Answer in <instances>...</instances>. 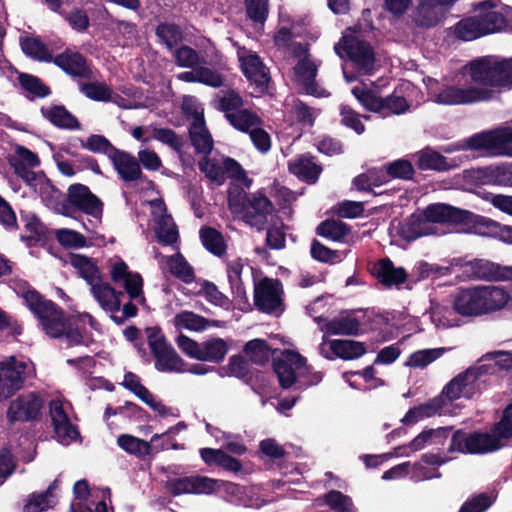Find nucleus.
I'll return each instance as SVG.
<instances>
[{"label": "nucleus", "instance_id": "nucleus-38", "mask_svg": "<svg viewBox=\"0 0 512 512\" xmlns=\"http://www.w3.org/2000/svg\"><path fill=\"white\" fill-rule=\"evenodd\" d=\"M58 481L55 480L45 492L31 494L23 507L24 512H43L52 508L57 503L54 491Z\"/></svg>", "mask_w": 512, "mask_h": 512}, {"label": "nucleus", "instance_id": "nucleus-20", "mask_svg": "<svg viewBox=\"0 0 512 512\" xmlns=\"http://www.w3.org/2000/svg\"><path fill=\"white\" fill-rule=\"evenodd\" d=\"M327 345L334 356L343 360L357 359L366 353V346L363 342L347 339L327 340L326 336H323L319 350L320 354L327 359H332L326 352Z\"/></svg>", "mask_w": 512, "mask_h": 512}, {"label": "nucleus", "instance_id": "nucleus-37", "mask_svg": "<svg viewBox=\"0 0 512 512\" xmlns=\"http://www.w3.org/2000/svg\"><path fill=\"white\" fill-rule=\"evenodd\" d=\"M262 120L256 114V119L251 122H243L242 127L236 129L249 134L250 140L254 147L261 153H266L271 148V137L268 132L262 127Z\"/></svg>", "mask_w": 512, "mask_h": 512}, {"label": "nucleus", "instance_id": "nucleus-31", "mask_svg": "<svg viewBox=\"0 0 512 512\" xmlns=\"http://www.w3.org/2000/svg\"><path fill=\"white\" fill-rule=\"evenodd\" d=\"M450 429L439 427L425 429L408 443L407 446L398 447L397 450L409 448L411 452L421 451L427 447H442L448 439Z\"/></svg>", "mask_w": 512, "mask_h": 512}, {"label": "nucleus", "instance_id": "nucleus-21", "mask_svg": "<svg viewBox=\"0 0 512 512\" xmlns=\"http://www.w3.org/2000/svg\"><path fill=\"white\" fill-rule=\"evenodd\" d=\"M398 234L407 241H413L420 237L439 234L438 228H432L425 213L412 214L404 220L398 228Z\"/></svg>", "mask_w": 512, "mask_h": 512}, {"label": "nucleus", "instance_id": "nucleus-58", "mask_svg": "<svg viewBox=\"0 0 512 512\" xmlns=\"http://www.w3.org/2000/svg\"><path fill=\"white\" fill-rule=\"evenodd\" d=\"M21 87L37 97H45L50 93L49 88L37 77L30 74H20Z\"/></svg>", "mask_w": 512, "mask_h": 512}, {"label": "nucleus", "instance_id": "nucleus-57", "mask_svg": "<svg viewBox=\"0 0 512 512\" xmlns=\"http://www.w3.org/2000/svg\"><path fill=\"white\" fill-rule=\"evenodd\" d=\"M439 408L438 401H433L431 403L415 407L406 413L402 422L406 424L416 423L421 419L435 415Z\"/></svg>", "mask_w": 512, "mask_h": 512}, {"label": "nucleus", "instance_id": "nucleus-52", "mask_svg": "<svg viewBox=\"0 0 512 512\" xmlns=\"http://www.w3.org/2000/svg\"><path fill=\"white\" fill-rule=\"evenodd\" d=\"M21 48L26 55L39 61L49 62L53 59L46 45L37 38L23 39L21 41Z\"/></svg>", "mask_w": 512, "mask_h": 512}, {"label": "nucleus", "instance_id": "nucleus-28", "mask_svg": "<svg viewBox=\"0 0 512 512\" xmlns=\"http://www.w3.org/2000/svg\"><path fill=\"white\" fill-rule=\"evenodd\" d=\"M478 286L460 289L453 298V309L464 317L482 316Z\"/></svg>", "mask_w": 512, "mask_h": 512}, {"label": "nucleus", "instance_id": "nucleus-3", "mask_svg": "<svg viewBox=\"0 0 512 512\" xmlns=\"http://www.w3.org/2000/svg\"><path fill=\"white\" fill-rule=\"evenodd\" d=\"M512 438V404L503 411L502 417L489 432L465 433L456 431L449 445V452L486 454L503 448Z\"/></svg>", "mask_w": 512, "mask_h": 512}, {"label": "nucleus", "instance_id": "nucleus-43", "mask_svg": "<svg viewBox=\"0 0 512 512\" xmlns=\"http://www.w3.org/2000/svg\"><path fill=\"white\" fill-rule=\"evenodd\" d=\"M42 113L51 123L59 128L79 129L80 123L65 107L54 106L48 109H42Z\"/></svg>", "mask_w": 512, "mask_h": 512}, {"label": "nucleus", "instance_id": "nucleus-7", "mask_svg": "<svg viewBox=\"0 0 512 512\" xmlns=\"http://www.w3.org/2000/svg\"><path fill=\"white\" fill-rule=\"evenodd\" d=\"M334 50L341 58H349L359 69L366 73L373 70L375 54L371 45L359 37L349 34L342 37Z\"/></svg>", "mask_w": 512, "mask_h": 512}, {"label": "nucleus", "instance_id": "nucleus-32", "mask_svg": "<svg viewBox=\"0 0 512 512\" xmlns=\"http://www.w3.org/2000/svg\"><path fill=\"white\" fill-rule=\"evenodd\" d=\"M465 271L471 272L472 276L477 279L507 280L512 278V266L501 267L484 260H477L467 264Z\"/></svg>", "mask_w": 512, "mask_h": 512}, {"label": "nucleus", "instance_id": "nucleus-26", "mask_svg": "<svg viewBox=\"0 0 512 512\" xmlns=\"http://www.w3.org/2000/svg\"><path fill=\"white\" fill-rule=\"evenodd\" d=\"M315 321L320 324V330L327 335H346L355 336L360 331V322L355 317L341 315L331 320L315 317Z\"/></svg>", "mask_w": 512, "mask_h": 512}, {"label": "nucleus", "instance_id": "nucleus-49", "mask_svg": "<svg viewBox=\"0 0 512 512\" xmlns=\"http://www.w3.org/2000/svg\"><path fill=\"white\" fill-rule=\"evenodd\" d=\"M244 351L249 359L258 365L266 364L272 355L271 348L267 345L266 341L262 339L249 341L245 345Z\"/></svg>", "mask_w": 512, "mask_h": 512}, {"label": "nucleus", "instance_id": "nucleus-34", "mask_svg": "<svg viewBox=\"0 0 512 512\" xmlns=\"http://www.w3.org/2000/svg\"><path fill=\"white\" fill-rule=\"evenodd\" d=\"M373 275L385 286H398L406 281L407 273L402 267H395L391 260L382 259L374 264Z\"/></svg>", "mask_w": 512, "mask_h": 512}, {"label": "nucleus", "instance_id": "nucleus-36", "mask_svg": "<svg viewBox=\"0 0 512 512\" xmlns=\"http://www.w3.org/2000/svg\"><path fill=\"white\" fill-rule=\"evenodd\" d=\"M191 142L198 153L208 154L213 147L212 137L206 128L204 117L197 114L189 128Z\"/></svg>", "mask_w": 512, "mask_h": 512}, {"label": "nucleus", "instance_id": "nucleus-44", "mask_svg": "<svg viewBox=\"0 0 512 512\" xmlns=\"http://www.w3.org/2000/svg\"><path fill=\"white\" fill-rule=\"evenodd\" d=\"M455 34L464 41H471L487 35L476 15L458 22L455 27Z\"/></svg>", "mask_w": 512, "mask_h": 512}, {"label": "nucleus", "instance_id": "nucleus-10", "mask_svg": "<svg viewBox=\"0 0 512 512\" xmlns=\"http://www.w3.org/2000/svg\"><path fill=\"white\" fill-rule=\"evenodd\" d=\"M254 303L262 312L283 311V287L278 279L263 278L254 285Z\"/></svg>", "mask_w": 512, "mask_h": 512}, {"label": "nucleus", "instance_id": "nucleus-33", "mask_svg": "<svg viewBox=\"0 0 512 512\" xmlns=\"http://www.w3.org/2000/svg\"><path fill=\"white\" fill-rule=\"evenodd\" d=\"M288 169L293 175L310 184L315 183L322 172L321 166L309 155H299L291 159Z\"/></svg>", "mask_w": 512, "mask_h": 512}, {"label": "nucleus", "instance_id": "nucleus-42", "mask_svg": "<svg viewBox=\"0 0 512 512\" xmlns=\"http://www.w3.org/2000/svg\"><path fill=\"white\" fill-rule=\"evenodd\" d=\"M228 352V344L221 338H210L201 342L200 360L203 362L219 363Z\"/></svg>", "mask_w": 512, "mask_h": 512}, {"label": "nucleus", "instance_id": "nucleus-5", "mask_svg": "<svg viewBox=\"0 0 512 512\" xmlns=\"http://www.w3.org/2000/svg\"><path fill=\"white\" fill-rule=\"evenodd\" d=\"M492 367L478 364L468 367L465 371L453 377L443 388L442 394L450 401L460 398L470 399L478 391L477 381L488 374Z\"/></svg>", "mask_w": 512, "mask_h": 512}, {"label": "nucleus", "instance_id": "nucleus-50", "mask_svg": "<svg viewBox=\"0 0 512 512\" xmlns=\"http://www.w3.org/2000/svg\"><path fill=\"white\" fill-rule=\"evenodd\" d=\"M156 36L170 50L182 40L181 29L172 23H160L156 28Z\"/></svg>", "mask_w": 512, "mask_h": 512}, {"label": "nucleus", "instance_id": "nucleus-41", "mask_svg": "<svg viewBox=\"0 0 512 512\" xmlns=\"http://www.w3.org/2000/svg\"><path fill=\"white\" fill-rule=\"evenodd\" d=\"M299 60L295 66V73L298 81L304 86L308 94L316 95L317 88L315 84V77L317 74V65L306 57Z\"/></svg>", "mask_w": 512, "mask_h": 512}, {"label": "nucleus", "instance_id": "nucleus-29", "mask_svg": "<svg viewBox=\"0 0 512 512\" xmlns=\"http://www.w3.org/2000/svg\"><path fill=\"white\" fill-rule=\"evenodd\" d=\"M54 63L74 78H91V69L86 59L78 52L66 50L53 59Z\"/></svg>", "mask_w": 512, "mask_h": 512}, {"label": "nucleus", "instance_id": "nucleus-16", "mask_svg": "<svg viewBox=\"0 0 512 512\" xmlns=\"http://www.w3.org/2000/svg\"><path fill=\"white\" fill-rule=\"evenodd\" d=\"M43 404V399L35 392L22 394L10 402L7 419L10 423L35 420L39 416Z\"/></svg>", "mask_w": 512, "mask_h": 512}, {"label": "nucleus", "instance_id": "nucleus-9", "mask_svg": "<svg viewBox=\"0 0 512 512\" xmlns=\"http://www.w3.org/2000/svg\"><path fill=\"white\" fill-rule=\"evenodd\" d=\"M273 368L284 389L290 388L298 377H303L306 372H309L306 358L290 349L282 352L281 357L274 361Z\"/></svg>", "mask_w": 512, "mask_h": 512}, {"label": "nucleus", "instance_id": "nucleus-64", "mask_svg": "<svg viewBox=\"0 0 512 512\" xmlns=\"http://www.w3.org/2000/svg\"><path fill=\"white\" fill-rule=\"evenodd\" d=\"M199 64L197 66L198 82L207 86L218 88L224 84L223 75L216 69Z\"/></svg>", "mask_w": 512, "mask_h": 512}, {"label": "nucleus", "instance_id": "nucleus-22", "mask_svg": "<svg viewBox=\"0 0 512 512\" xmlns=\"http://www.w3.org/2000/svg\"><path fill=\"white\" fill-rule=\"evenodd\" d=\"M110 160L119 177L125 182H135L141 179L142 170L136 157L123 150H112Z\"/></svg>", "mask_w": 512, "mask_h": 512}, {"label": "nucleus", "instance_id": "nucleus-55", "mask_svg": "<svg viewBox=\"0 0 512 512\" xmlns=\"http://www.w3.org/2000/svg\"><path fill=\"white\" fill-rule=\"evenodd\" d=\"M348 232L349 229L347 228L346 224L338 220H326L317 228V233L320 236L332 240H339L347 235Z\"/></svg>", "mask_w": 512, "mask_h": 512}, {"label": "nucleus", "instance_id": "nucleus-18", "mask_svg": "<svg viewBox=\"0 0 512 512\" xmlns=\"http://www.w3.org/2000/svg\"><path fill=\"white\" fill-rule=\"evenodd\" d=\"M423 212L432 224V228H438L437 224L467 223L471 221L472 217V213L467 210L458 209L443 203L431 204L427 206Z\"/></svg>", "mask_w": 512, "mask_h": 512}, {"label": "nucleus", "instance_id": "nucleus-8", "mask_svg": "<svg viewBox=\"0 0 512 512\" xmlns=\"http://www.w3.org/2000/svg\"><path fill=\"white\" fill-rule=\"evenodd\" d=\"M214 107L223 112L227 121L235 129L242 127V123L256 119V113L244 108L242 97L235 90H221L214 98Z\"/></svg>", "mask_w": 512, "mask_h": 512}, {"label": "nucleus", "instance_id": "nucleus-61", "mask_svg": "<svg viewBox=\"0 0 512 512\" xmlns=\"http://www.w3.org/2000/svg\"><path fill=\"white\" fill-rule=\"evenodd\" d=\"M56 238L60 244L69 248H82L87 245V240L81 233L70 229L58 230Z\"/></svg>", "mask_w": 512, "mask_h": 512}, {"label": "nucleus", "instance_id": "nucleus-39", "mask_svg": "<svg viewBox=\"0 0 512 512\" xmlns=\"http://www.w3.org/2000/svg\"><path fill=\"white\" fill-rule=\"evenodd\" d=\"M438 5L436 0H420L412 15L414 23L425 28L435 26L440 16Z\"/></svg>", "mask_w": 512, "mask_h": 512}, {"label": "nucleus", "instance_id": "nucleus-11", "mask_svg": "<svg viewBox=\"0 0 512 512\" xmlns=\"http://www.w3.org/2000/svg\"><path fill=\"white\" fill-rule=\"evenodd\" d=\"M30 365L15 357L0 362V399L8 398L20 390L29 373Z\"/></svg>", "mask_w": 512, "mask_h": 512}, {"label": "nucleus", "instance_id": "nucleus-46", "mask_svg": "<svg viewBox=\"0 0 512 512\" xmlns=\"http://www.w3.org/2000/svg\"><path fill=\"white\" fill-rule=\"evenodd\" d=\"M203 246L214 255L221 256L226 251V244L220 232L214 228L205 227L199 232Z\"/></svg>", "mask_w": 512, "mask_h": 512}, {"label": "nucleus", "instance_id": "nucleus-2", "mask_svg": "<svg viewBox=\"0 0 512 512\" xmlns=\"http://www.w3.org/2000/svg\"><path fill=\"white\" fill-rule=\"evenodd\" d=\"M13 288L23 298L29 310L38 318L43 330L50 337H63L68 346H89L94 342L86 324L91 329L97 330L98 323L90 314H78L66 323L62 311L52 301L30 288L26 282H15Z\"/></svg>", "mask_w": 512, "mask_h": 512}, {"label": "nucleus", "instance_id": "nucleus-51", "mask_svg": "<svg viewBox=\"0 0 512 512\" xmlns=\"http://www.w3.org/2000/svg\"><path fill=\"white\" fill-rule=\"evenodd\" d=\"M117 443L126 452L141 457L149 454L151 449L150 443L128 434L120 435Z\"/></svg>", "mask_w": 512, "mask_h": 512}, {"label": "nucleus", "instance_id": "nucleus-6", "mask_svg": "<svg viewBox=\"0 0 512 512\" xmlns=\"http://www.w3.org/2000/svg\"><path fill=\"white\" fill-rule=\"evenodd\" d=\"M352 94L367 110L378 113L382 117L403 114L409 109L407 100L400 95L392 94L381 98L373 91L361 86L354 87Z\"/></svg>", "mask_w": 512, "mask_h": 512}, {"label": "nucleus", "instance_id": "nucleus-1", "mask_svg": "<svg viewBox=\"0 0 512 512\" xmlns=\"http://www.w3.org/2000/svg\"><path fill=\"white\" fill-rule=\"evenodd\" d=\"M466 69L474 83H458L445 86L434 96V101L442 105H466L489 101L494 98V90L512 87V58L488 55L470 61Z\"/></svg>", "mask_w": 512, "mask_h": 512}, {"label": "nucleus", "instance_id": "nucleus-54", "mask_svg": "<svg viewBox=\"0 0 512 512\" xmlns=\"http://www.w3.org/2000/svg\"><path fill=\"white\" fill-rule=\"evenodd\" d=\"M80 91L94 101L109 102L111 99V88L104 82L83 83Z\"/></svg>", "mask_w": 512, "mask_h": 512}, {"label": "nucleus", "instance_id": "nucleus-62", "mask_svg": "<svg viewBox=\"0 0 512 512\" xmlns=\"http://www.w3.org/2000/svg\"><path fill=\"white\" fill-rule=\"evenodd\" d=\"M192 494H212L220 488V481L206 476H191Z\"/></svg>", "mask_w": 512, "mask_h": 512}, {"label": "nucleus", "instance_id": "nucleus-30", "mask_svg": "<svg viewBox=\"0 0 512 512\" xmlns=\"http://www.w3.org/2000/svg\"><path fill=\"white\" fill-rule=\"evenodd\" d=\"M498 1L486 0L476 5V15L486 34L502 31L506 27V20L502 13L495 11Z\"/></svg>", "mask_w": 512, "mask_h": 512}, {"label": "nucleus", "instance_id": "nucleus-12", "mask_svg": "<svg viewBox=\"0 0 512 512\" xmlns=\"http://www.w3.org/2000/svg\"><path fill=\"white\" fill-rule=\"evenodd\" d=\"M108 272L112 282L123 287L131 299L140 303L145 301L142 277L139 273L132 272L122 259L110 260Z\"/></svg>", "mask_w": 512, "mask_h": 512}, {"label": "nucleus", "instance_id": "nucleus-17", "mask_svg": "<svg viewBox=\"0 0 512 512\" xmlns=\"http://www.w3.org/2000/svg\"><path fill=\"white\" fill-rule=\"evenodd\" d=\"M69 203L85 213L100 221L103 214V202L83 184H73L68 189Z\"/></svg>", "mask_w": 512, "mask_h": 512}, {"label": "nucleus", "instance_id": "nucleus-19", "mask_svg": "<svg viewBox=\"0 0 512 512\" xmlns=\"http://www.w3.org/2000/svg\"><path fill=\"white\" fill-rule=\"evenodd\" d=\"M153 217L156 222L155 232L158 240L165 245L177 242L179 234L171 215L166 214V207L162 200L151 202Z\"/></svg>", "mask_w": 512, "mask_h": 512}, {"label": "nucleus", "instance_id": "nucleus-14", "mask_svg": "<svg viewBox=\"0 0 512 512\" xmlns=\"http://www.w3.org/2000/svg\"><path fill=\"white\" fill-rule=\"evenodd\" d=\"M238 59L243 73L255 85L256 92H266L270 75L259 56L250 50L242 48L238 50Z\"/></svg>", "mask_w": 512, "mask_h": 512}, {"label": "nucleus", "instance_id": "nucleus-59", "mask_svg": "<svg viewBox=\"0 0 512 512\" xmlns=\"http://www.w3.org/2000/svg\"><path fill=\"white\" fill-rule=\"evenodd\" d=\"M36 185L39 187V195L42 201L47 206L56 208L60 203L61 192L44 179H39Z\"/></svg>", "mask_w": 512, "mask_h": 512}, {"label": "nucleus", "instance_id": "nucleus-24", "mask_svg": "<svg viewBox=\"0 0 512 512\" xmlns=\"http://www.w3.org/2000/svg\"><path fill=\"white\" fill-rule=\"evenodd\" d=\"M478 291L482 316L502 310L510 301L509 293L499 286L481 285Z\"/></svg>", "mask_w": 512, "mask_h": 512}, {"label": "nucleus", "instance_id": "nucleus-15", "mask_svg": "<svg viewBox=\"0 0 512 512\" xmlns=\"http://www.w3.org/2000/svg\"><path fill=\"white\" fill-rule=\"evenodd\" d=\"M273 211L274 207L266 196L253 193L247 199V209L242 219L246 224L260 231L272 221Z\"/></svg>", "mask_w": 512, "mask_h": 512}, {"label": "nucleus", "instance_id": "nucleus-35", "mask_svg": "<svg viewBox=\"0 0 512 512\" xmlns=\"http://www.w3.org/2000/svg\"><path fill=\"white\" fill-rule=\"evenodd\" d=\"M174 326L178 329H187L190 331L201 332L208 327H223L224 322L218 320H209L192 311H182L175 315Z\"/></svg>", "mask_w": 512, "mask_h": 512}, {"label": "nucleus", "instance_id": "nucleus-40", "mask_svg": "<svg viewBox=\"0 0 512 512\" xmlns=\"http://www.w3.org/2000/svg\"><path fill=\"white\" fill-rule=\"evenodd\" d=\"M69 262L77 270L78 275L86 281L89 287L102 279L101 272L90 258L80 254H72Z\"/></svg>", "mask_w": 512, "mask_h": 512}, {"label": "nucleus", "instance_id": "nucleus-63", "mask_svg": "<svg viewBox=\"0 0 512 512\" xmlns=\"http://www.w3.org/2000/svg\"><path fill=\"white\" fill-rule=\"evenodd\" d=\"M326 503L336 512H353L354 506L351 499L339 491H330L325 496Z\"/></svg>", "mask_w": 512, "mask_h": 512}, {"label": "nucleus", "instance_id": "nucleus-27", "mask_svg": "<svg viewBox=\"0 0 512 512\" xmlns=\"http://www.w3.org/2000/svg\"><path fill=\"white\" fill-rule=\"evenodd\" d=\"M90 292L100 307L111 314L121 310V297L124 293L116 291L108 282L100 279L90 287Z\"/></svg>", "mask_w": 512, "mask_h": 512}, {"label": "nucleus", "instance_id": "nucleus-45", "mask_svg": "<svg viewBox=\"0 0 512 512\" xmlns=\"http://www.w3.org/2000/svg\"><path fill=\"white\" fill-rule=\"evenodd\" d=\"M445 352L444 348L423 349L412 353L405 365L414 369H423L440 358Z\"/></svg>", "mask_w": 512, "mask_h": 512}, {"label": "nucleus", "instance_id": "nucleus-56", "mask_svg": "<svg viewBox=\"0 0 512 512\" xmlns=\"http://www.w3.org/2000/svg\"><path fill=\"white\" fill-rule=\"evenodd\" d=\"M175 62L178 66L193 68L199 64H206L204 58L200 57L199 54L189 46H182L175 51Z\"/></svg>", "mask_w": 512, "mask_h": 512}, {"label": "nucleus", "instance_id": "nucleus-13", "mask_svg": "<svg viewBox=\"0 0 512 512\" xmlns=\"http://www.w3.org/2000/svg\"><path fill=\"white\" fill-rule=\"evenodd\" d=\"M467 146L471 149L485 150L493 155L512 156V131L479 133L467 139Z\"/></svg>", "mask_w": 512, "mask_h": 512}, {"label": "nucleus", "instance_id": "nucleus-53", "mask_svg": "<svg viewBox=\"0 0 512 512\" xmlns=\"http://www.w3.org/2000/svg\"><path fill=\"white\" fill-rule=\"evenodd\" d=\"M292 38L293 35L290 29L282 27L277 31L274 37V41L278 47L287 49L291 54H293L296 57H301V55H304L306 53V48L304 45L300 43H294L292 41Z\"/></svg>", "mask_w": 512, "mask_h": 512}, {"label": "nucleus", "instance_id": "nucleus-25", "mask_svg": "<svg viewBox=\"0 0 512 512\" xmlns=\"http://www.w3.org/2000/svg\"><path fill=\"white\" fill-rule=\"evenodd\" d=\"M156 258L164 273H169L186 284L192 283L194 281V269L182 254L177 253L172 256L156 254Z\"/></svg>", "mask_w": 512, "mask_h": 512}, {"label": "nucleus", "instance_id": "nucleus-4", "mask_svg": "<svg viewBox=\"0 0 512 512\" xmlns=\"http://www.w3.org/2000/svg\"><path fill=\"white\" fill-rule=\"evenodd\" d=\"M148 345L155 357V367L158 371L169 373H186L187 363L167 343L164 335L156 328L147 330Z\"/></svg>", "mask_w": 512, "mask_h": 512}, {"label": "nucleus", "instance_id": "nucleus-47", "mask_svg": "<svg viewBox=\"0 0 512 512\" xmlns=\"http://www.w3.org/2000/svg\"><path fill=\"white\" fill-rule=\"evenodd\" d=\"M243 269L244 263L241 258H235L227 263V276L231 288L235 295L239 298H244L246 296V291L242 281Z\"/></svg>", "mask_w": 512, "mask_h": 512}, {"label": "nucleus", "instance_id": "nucleus-60", "mask_svg": "<svg viewBox=\"0 0 512 512\" xmlns=\"http://www.w3.org/2000/svg\"><path fill=\"white\" fill-rule=\"evenodd\" d=\"M152 137L155 140L168 145L175 151H180L182 149L183 141L172 129L154 127L152 129Z\"/></svg>", "mask_w": 512, "mask_h": 512}, {"label": "nucleus", "instance_id": "nucleus-48", "mask_svg": "<svg viewBox=\"0 0 512 512\" xmlns=\"http://www.w3.org/2000/svg\"><path fill=\"white\" fill-rule=\"evenodd\" d=\"M417 164L420 169L447 170L449 165L445 157L432 149H424L417 153Z\"/></svg>", "mask_w": 512, "mask_h": 512}, {"label": "nucleus", "instance_id": "nucleus-23", "mask_svg": "<svg viewBox=\"0 0 512 512\" xmlns=\"http://www.w3.org/2000/svg\"><path fill=\"white\" fill-rule=\"evenodd\" d=\"M50 415L55 433L60 442L68 444L77 438L78 431L76 427L71 424L64 404L61 401L54 400L50 403Z\"/></svg>", "mask_w": 512, "mask_h": 512}]
</instances>
